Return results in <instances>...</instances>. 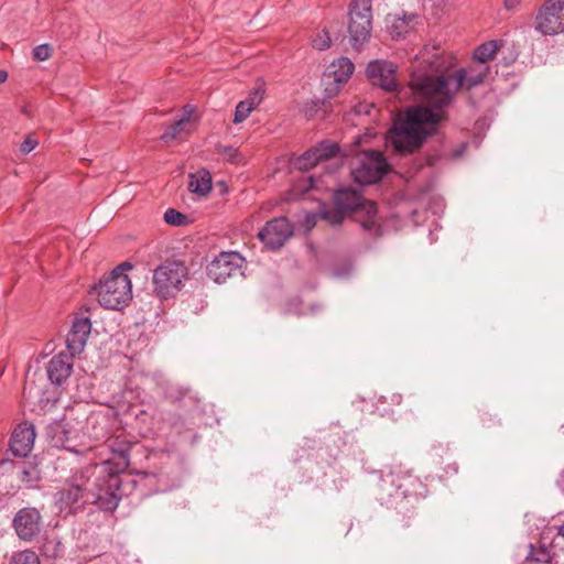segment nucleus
<instances>
[{"label":"nucleus","instance_id":"2eb2a0df","mask_svg":"<svg viewBox=\"0 0 564 564\" xmlns=\"http://www.w3.org/2000/svg\"><path fill=\"white\" fill-rule=\"evenodd\" d=\"M338 152V145L332 141H322L317 145L308 149L293 162L294 167L306 171L323 161L335 156Z\"/></svg>","mask_w":564,"mask_h":564},{"label":"nucleus","instance_id":"473e14b6","mask_svg":"<svg viewBox=\"0 0 564 564\" xmlns=\"http://www.w3.org/2000/svg\"><path fill=\"white\" fill-rule=\"evenodd\" d=\"M264 85L260 83L251 90L249 97L245 100L249 101V105L256 108L258 105L261 104L264 96Z\"/></svg>","mask_w":564,"mask_h":564},{"label":"nucleus","instance_id":"bb28decb","mask_svg":"<svg viewBox=\"0 0 564 564\" xmlns=\"http://www.w3.org/2000/svg\"><path fill=\"white\" fill-rule=\"evenodd\" d=\"M498 46L496 41H489L484 44H480L474 52V59L479 62V64L485 65L487 62L491 61L496 53Z\"/></svg>","mask_w":564,"mask_h":564},{"label":"nucleus","instance_id":"f257e3e1","mask_svg":"<svg viewBox=\"0 0 564 564\" xmlns=\"http://www.w3.org/2000/svg\"><path fill=\"white\" fill-rule=\"evenodd\" d=\"M457 64L456 57L440 46H425L417 57L410 85L427 106L410 107L397 119L390 130V142L399 153H412L432 134L444 118L443 109L452 104L457 91L471 89L487 77L486 65L462 67L449 73Z\"/></svg>","mask_w":564,"mask_h":564},{"label":"nucleus","instance_id":"aec40b11","mask_svg":"<svg viewBox=\"0 0 564 564\" xmlns=\"http://www.w3.org/2000/svg\"><path fill=\"white\" fill-rule=\"evenodd\" d=\"M107 442L108 448L113 453V458L107 459L106 462L111 463L110 467L113 471H123L129 465V454L132 443L120 436L109 438Z\"/></svg>","mask_w":564,"mask_h":564},{"label":"nucleus","instance_id":"0eeeda50","mask_svg":"<svg viewBox=\"0 0 564 564\" xmlns=\"http://www.w3.org/2000/svg\"><path fill=\"white\" fill-rule=\"evenodd\" d=\"M186 265L176 260L165 261L153 271L152 282L155 294L161 299L175 296L187 278Z\"/></svg>","mask_w":564,"mask_h":564},{"label":"nucleus","instance_id":"6ab92c4d","mask_svg":"<svg viewBox=\"0 0 564 564\" xmlns=\"http://www.w3.org/2000/svg\"><path fill=\"white\" fill-rule=\"evenodd\" d=\"M329 74L326 76L332 79V84L325 88L327 97H332L338 90L339 85L346 83L352 74V62L347 57H341L337 63H332L328 67Z\"/></svg>","mask_w":564,"mask_h":564},{"label":"nucleus","instance_id":"f03ea898","mask_svg":"<svg viewBox=\"0 0 564 564\" xmlns=\"http://www.w3.org/2000/svg\"><path fill=\"white\" fill-rule=\"evenodd\" d=\"M362 473L372 477L376 482V499L399 511H410L420 497L425 496L426 487L410 469L395 465L388 470H377L362 465Z\"/></svg>","mask_w":564,"mask_h":564},{"label":"nucleus","instance_id":"6e6552de","mask_svg":"<svg viewBox=\"0 0 564 564\" xmlns=\"http://www.w3.org/2000/svg\"><path fill=\"white\" fill-rule=\"evenodd\" d=\"M535 30L544 36L564 32V0H546L535 17Z\"/></svg>","mask_w":564,"mask_h":564},{"label":"nucleus","instance_id":"a211bd4d","mask_svg":"<svg viewBox=\"0 0 564 564\" xmlns=\"http://www.w3.org/2000/svg\"><path fill=\"white\" fill-rule=\"evenodd\" d=\"M91 330V323L88 317H77L66 337V347L70 357L80 354L87 343Z\"/></svg>","mask_w":564,"mask_h":564},{"label":"nucleus","instance_id":"b1692460","mask_svg":"<svg viewBox=\"0 0 564 564\" xmlns=\"http://www.w3.org/2000/svg\"><path fill=\"white\" fill-rule=\"evenodd\" d=\"M328 183L322 177H315L314 175H303L293 185L292 192L294 195L305 194L310 191H319L324 185Z\"/></svg>","mask_w":564,"mask_h":564},{"label":"nucleus","instance_id":"39448f33","mask_svg":"<svg viewBox=\"0 0 564 564\" xmlns=\"http://www.w3.org/2000/svg\"><path fill=\"white\" fill-rule=\"evenodd\" d=\"M352 213V186L336 188L333 194L332 205H323L321 213H307L303 220L306 231H311L317 224L318 217L328 220L332 225H339Z\"/></svg>","mask_w":564,"mask_h":564},{"label":"nucleus","instance_id":"e433bc0d","mask_svg":"<svg viewBox=\"0 0 564 564\" xmlns=\"http://www.w3.org/2000/svg\"><path fill=\"white\" fill-rule=\"evenodd\" d=\"M39 142L32 135H29L20 145V152L28 154L37 147Z\"/></svg>","mask_w":564,"mask_h":564},{"label":"nucleus","instance_id":"79ce46f5","mask_svg":"<svg viewBox=\"0 0 564 564\" xmlns=\"http://www.w3.org/2000/svg\"><path fill=\"white\" fill-rule=\"evenodd\" d=\"M521 1L522 0H505V7L508 10H513L520 4Z\"/></svg>","mask_w":564,"mask_h":564},{"label":"nucleus","instance_id":"c9c22d12","mask_svg":"<svg viewBox=\"0 0 564 564\" xmlns=\"http://www.w3.org/2000/svg\"><path fill=\"white\" fill-rule=\"evenodd\" d=\"M384 403H387V397L381 395L377 399L376 403H372L369 408L367 404L364 410H369L370 412H379L380 415H384V414L389 413V410L386 408H380V405H379V404H384Z\"/></svg>","mask_w":564,"mask_h":564},{"label":"nucleus","instance_id":"ea45409f","mask_svg":"<svg viewBox=\"0 0 564 564\" xmlns=\"http://www.w3.org/2000/svg\"><path fill=\"white\" fill-rule=\"evenodd\" d=\"M347 15H348V24H347V30L348 32L350 33L351 30H352V1H350L347 6Z\"/></svg>","mask_w":564,"mask_h":564},{"label":"nucleus","instance_id":"c03bdc74","mask_svg":"<svg viewBox=\"0 0 564 564\" xmlns=\"http://www.w3.org/2000/svg\"><path fill=\"white\" fill-rule=\"evenodd\" d=\"M390 402L392 404L399 405L402 402V395L399 393H393L391 395Z\"/></svg>","mask_w":564,"mask_h":564},{"label":"nucleus","instance_id":"a19ab883","mask_svg":"<svg viewBox=\"0 0 564 564\" xmlns=\"http://www.w3.org/2000/svg\"><path fill=\"white\" fill-rule=\"evenodd\" d=\"M318 104H319V101L316 100V101H312L310 105H307L306 110H305L306 116L313 117L315 109L318 107Z\"/></svg>","mask_w":564,"mask_h":564},{"label":"nucleus","instance_id":"58836bf2","mask_svg":"<svg viewBox=\"0 0 564 564\" xmlns=\"http://www.w3.org/2000/svg\"><path fill=\"white\" fill-rule=\"evenodd\" d=\"M132 265L130 262H122L121 264H119L117 268H115L112 271H111V275H116V276H121V275H127L124 273V271L131 269Z\"/></svg>","mask_w":564,"mask_h":564},{"label":"nucleus","instance_id":"a18cd8bd","mask_svg":"<svg viewBox=\"0 0 564 564\" xmlns=\"http://www.w3.org/2000/svg\"><path fill=\"white\" fill-rule=\"evenodd\" d=\"M557 485L562 489V491H564V469L562 470V473L557 479Z\"/></svg>","mask_w":564,"mask_h":564},{"label":"nucleus","instance_id":"dca6fc26","mask_svg":"<svg viewBox=\"0 0 564 564\" xmlns=\"http://www.w3.org/2000/svg\"><path fill=\"white\" fill-rule=\"evenodd\" d=\"M355 223H359L361 228L371 234L377 235L380 226L377 221V206L373 202L366 199L355 189Z\"/></svg>","mask_w":564,"mask_h":564},{"label":"nucleus","instance_id":"423d86ee","mask_svg":"<svg viewBox=\"0 0 564 564\" xmlns=\"http://www.w3.org/2000/svg\"><path fill=\"white\" fill-rule=\"evenodd\" d=\"M98 302L109 310H119L132 299L131 281L128 275H107L94 288Z\"/></svg>","mask_w":564,"mask_h":564},{"label":"nucleus","instance_id":"f3484780","mask_svg":"<svg viewBox=\"0 0 564 564\" xmlns=\"http://www.w3.org/2000/svg\"><path fill=\"white\" fill-rule=\"evenodd\" d=\"M35 436V430L32 424H19L12 432L10 438V453L19 458L26 457L33 449Z\"/></svg>","mask_w":564,"mask_h":564},{"label":"nucleus","instance_id":"4468645a","mask_svg":"<svg viewBox=\"0 0 564 564\" xmlns=\"http://www.w3.org/2000/svg\"><path fill=\"white\" fill-rule=\"evenodd\" d=\"M395 72L397 66L384 59L371 61L366 68L367 77L371 83L388 91L397 89Z\"/></svg>","mask_w":564,"mask_h":564},{"label":"nucleus","instance_id":"de8ad7c7","mask_svg":"<svg viewBox=\"0 0 564 564\" xmlns=\"http://www.w3.org/2000/svg\"><path fill=\"white\" fill-rule=\"evenodd\" d=\"M557 533L564 538V523L557 527Z\"/></svg>","mask_w":564,"mask_h":564},{"label":"nucleus","instance_id":"4be33fe9","mask_svg":"<svg viewBox=\"0 0 564 564\" xmlns=\"http://www.w3.org/2000/svg\"><path fill=\"white\" fill-rule=\"evenodd\" d=\"M73 364L67 355L54 356L47 364L46 371L52 383L61 386L70 375Z\"/></svg>","mask_w":564,"mask_h":564},{"label":"nucleus","instance_id":"9d476101","mask_svg":"<svg viewBox=\"0 0 564 564\" xmlns=\"http://www.w3.org/2000/svg\"><path fill=\"white\" fill-rule=\"evenodd\" d=\"M243 261L238 252H220L207 265V275L218 284L224 283L228 278L241 273Z\"/></svg>","mask_w":564,"mask_h":564},{"label":"nucleus","instance_id":"37998d69","mask_svg":"<svg viewBox=\"0 0 564 564\" xmlns=\"http://www.w3.org/2000/svg\"><path fill=\"white\" fill-rule=\"evenodd\" d=\"M183 110H184V112H183L182 117H188V121H189L191 117H192V115L194 112V108L192 106L187 105V106L184 107Z\"/></svg>","mask_w":564,"mask_h":564},{"label":"nucleus","instance_id":"3c124183","mask_svg":"<svg viewBox=\"0 0 564 564\" xmlns=\"http://www.w3.org/2000/svg\"><path fill=\"white\" fill-rule=\"evenodd\" d=\"M335 275L340 276V275H343V273H341V272L336 271V272H335Z\"/></svg>","mask_w":564,"mask_h":564},{"label":"nucleus","instance_id":"cd10ccee","mask_svg":"<svg viewBox=\"0 0 564 564\" xmlns=\"http://www.w3.org/2000/svg\"><path fill=\"white\" fill-rule=\"evenodd\" d=\"M164 220L169 225L180 227L188 223V217L174 208H167L164 213Z\"/></svg>","mask_w":564,"mask_h":564},{"label":"nucleus","instance_id":"09e8293b","mask_svg":"<svg viewBox=\"0 0 564 564\" xmlns=\"http://www.w3.org/2000/svg\"><path fill=\"white\" fill-rule=\"evenodd\" d=\"M362 142V139L361 138H355V141H354V144H358V143H361Z\"/></svg>","mask_w":564,"mask_h":564},{"label":"nucleus","instance_id":"49530a36","mask_svg":"<svg viewBox=\"0 0 564 564\" xmlns=\"http://www.w3.org/2000/svg\"><path fill=\"white\" fill-rule=\"evenodd\" d=\"M8 79V73L3 69H0V84L4 83Z\"/></svg>","mask_w":564,"mask_h":564},{"label":"nucleus","instance_id":"2f4dec72","mask_svg":"<svg viewBox=\"0 0 564 564\" xmlns=\"http://www.w3.org/2000/svg\"><path fill=\"white\" fill-rule=\"evenodd\" d=\"M254 108L249 105V101L241 100L236 106L235 116H234V123H240V122L245 121L249 117L250 112Z\"/></svg>","mask_w":564,"mask_h":564},{"label":"nucleus","instance_id":"7ed1b4c3","mask_svg":"<svg viewBox=\"0 0 564 564\" xmlns=\"http://www.w3.org/2000/svg\"><path fill=\"white\" fill-rule=\"evenodd\" d=\"M110 462L89 464L93 476L90 478V502L102 511H113L123 496L120 473L113 471Z\"/></svg>","mask_w":564,"mask_h":564},{"label":"nucleus","instance_id":"5701e85b","mask_svg":"<svg viewBox=\"0 0 564 564\" xmlns=\"http://www.w3.org/2000/svg\"><path fill=\"white\" fill-rule=\"evenodd\" d=\"M189 189L198 195H206L212 191V176L207 170H199L189 175Z\"/></svg>","mask_w":564,"mask_h":564},{"label":"nucleus","instance_id":"4c0bfd02","mask_svg":"<svg viewBox=\"0 0 564 564\" xmlns=\"http://www.w3.org/2000/svg\"><path fill=\"white\" fill-rule=\"evenodd\" d=\"M14 468V463L12 459L9 458H2L0 460V473L3 475L6 473L12 471Z\"/></svg>","mask_w":564,"mask_h":564},{"label":"nucleus","instance_id":"1a4fd4ad","mask_svg":"<svg viewBox=\"0 0 564 564\" xmlns=\"http://www.w3.org/2000/svg\"><path fill=\"white\" fill-rule=\"evenodd\" d=\"M357 166L355 167V183L371 184L380 181L388 172V163L378 151L355 153Z\"/></svg>","mask_w":564,"mask_h":564},{"label":"nucleus","instance_id":"f704fd0d","mask_svg":"<svg viewBox=\"0 0 564 564\" xmlns=\"http://www.w3.org/2000/svg\"><path fill=\"white\" fill-rule=\"evenodd\" d=\"M51 56V46L48 44H41L34 47L33 57L35 61L43 62Z\"/></svg>","mask_w":564,"mask_h":564},{"label":"nucleus","instance_id":"ddd939ff","mask_svg":"<svg viewBox=\"0 0 564 564\" xmlns=\"http://www.w3.org/2000/svg\"><path fill=\"white\" fill-rule=\"evenodd\" d=\"M371 0H355V52L360 51L371 39Z\"/></svg>","mask_w":564,"mask_h":564},{"label":"nucleus","instance_id":"c85d7f7f","mask_svg":"<svg viewBox=\"0 0 564 564\" xmlns=\"http://www.w3.org/2000/svg\"><path fill=\"white\" fill-rule=\"evenodd\" d=\"M10 564H41V563H40V558L35 552H33L31 550H24L19 553H15L12 556Z\"/></svg>","mask_w":564,"mask_h":564},{"label":"nucleus","instance_id":"a878e982","mask_svg":"<svg viewBox=\"0 0 564 564\" xmlns=\"http://www.w3.org/2000/svg\"><path fill=\"white\" fill-rule=\"evenodd\" d=\"M529 549H530L529 553L525 556L527 561L536 562V563H550L551 562L553 553H552V550L547 545H545L543 543H538L536 545L531 543L529 545Z\"/></svg>","mask_w":564,"mask_h":564},{"label":"nucleus","instance_id":"c756f323","mask_svg":"<svg viewBox=\"0 0 564 564\" xmlns=\"http://www.w3.org/2000/svg\"><path fill=\"white\" fill-rule=\"evenodd\" d=\"M20 479L26 487L32 488L41 479V473L36 466H30L22 470Z\"/></svg>","mask_w":564,"mask_h":564},{"label":"nucleus","instance_id":"8fccbe9b","mask_svg":"<svg viewBox=\"0 0 564 564\" xmlns=\"http://www.w3.org/2000/svg\"><path fill=\"white\" fill-rule=\"evenodd\" d=\"M354 112H355V113H360V112H361V110H360V109H357V108L355 107Z\"/></svg>","mask_w":564,"mask_h":564},{"label":"nucleus","instance_id":"f8f14e48","mask_svg":"<svg viewBox=\"0 0 564 564\" xmlns=\"http://www.w3.org/2000/svg\"><path fill=\"white\" fill-rule=\"evenodd\" d=\"M12 527L18 538L24 542L34 541L42 530V516L34 507L20 509L13 520Z\"/></svg>","mask_w":564,"mask_h":564},{"label":"nucleus","instance_id":"412c9836","mask_svg":"<svg viewBox=\"0 0 564 564\" xmlns=\"http://www.w3.org/2000/svg\"><path fill=\"white\" fill-rule=\"evenodd\" d=\"M416 20V14H388L386 18L387 31L393 40L402 39L414 29Z\"/></svg>","mask_w":564,"mask_h":564},{"label":"nucleus","instance_id":"393cba45","mask_svg":"<svg viewBox=\"0 0 564 564\" xmlns=\"http://www.w3.org/2000/svg\"><path fill=\"white\" fill-rule=\"evenodd\" d=\"M189 133L188 129V117H181L173 124L169 126L163 134L161 135V140L165 143H169L175 139L182 138Z\"/></svg>","mask_w":564,"mask_h":564},{"label":"nucleus","instance_id":"72a5a7b5","mask_svg":"<svg viewBox=\"0 0 564 564\" xmlns=\"http://www.w3.org/2000/svg\"><path fill=\"white\" fill-rule=\"evenodd\" d=\"M217 152L231 163L236 162L238 156V150L231 145H217Z\"/></svg>","mask_w":564,"mask_h":564},{"label":"nucleus","instance_id":"9b49d317","mask_svg":"<svg viewBox=\"0 0 564 564\" xmlns=\"http://www.w3.org/2000/svg\"><path fill=\"white\" fill-rule=\"evenodd\" d=\"M293 234L292 224L286 217L280 216L269 220L258 232V237L265 247L276 250L283 247Z\"/></svg>","mask_w":564,"mask_h":564},{"label":"nucleus","instance_id":"7c9ffc66","mask_svg":"<svg viewBox=\"0 0 564 564\" xmlns=\"http://www.w3.org/2000/svg\"><path fill=\"white\" fill-rule=\"evenodd\" d=\"M312 46L316 50L324 51L330 46V36L326 30L318 31L312 39Z\"/></svg>","mask_w":564,"mask_h":564},{"label":"nucleus","instance_id":"20e7f679","mask_svg":"<svg viewBox=\"0 0 564 564\" xmlns=\"http://www.w3.org/2000/svg\"><path fill=\"white\" fill-rule=\"evenodd\" d=\"M89 465L82 467L69 480L56 492V506L61 512L74 514L84 510L90 502V478L93 476Z\"/></svg>","mask_w":564,"mask_h":564}]
</instances>
